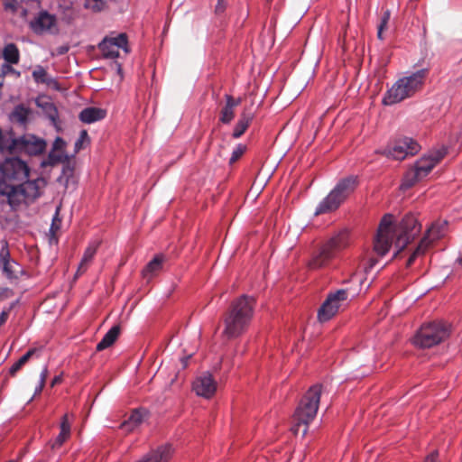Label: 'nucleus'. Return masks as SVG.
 <instances>
[{"mask_svg":"<svg viewBox=\"0 0 462 462\" xmlns=\"http://www.w3.org/2000/svg\"><path fill=\"white\" fill-rule=\"evenodd\" d=\"M420 225L412 215L403 217L399 226L393 224V217L390 214L383 216L374 239L373 250L378 256L386 254L393 240L399 250L403 249L420 231Z\"/></svg>","mask_w":462,"mask_h":462,"instance_id":"obj_1","label":"nucleus"},{"mask_svg":"<svg viewBox=\"0 0 462 462\" xmlns=\"http://www.w3.org/2000/svg\"><path fill=\"white\" fill-rule=\"evenodd\" d=\"M255 299L243 294L235 299L227 309L224 317L223 335L233 339L244 334L254 316Z\"/></svg>","mask_w":462,"mask_h":462,"instance_id":"obj_2","label":"nucleus"},{"mask_svg":"<svg viewBox=\"0 0 462 462\" xmlns=\"http://www.w3.org/2000/svg\"><path fill=\"white\" fill-rule=\"evenodd\" d=\"M321 395V385L311 386L300 399L293 415L294 425L291 430L298 434L300 430L302 435L308 432L310 423L315 419Z\"/></svg>","mask_w":462,"mask_h":462,"instance_id":"obj_3","label":"nucleus"},{"mask_svg":"<svg viewBox=\"0 0 462 462\" xmlns=\"http://www.w3.org/2000/svg\"><path fill=\"white\" fill-rule=\"evenodd\" d=\"M425 78L426 71L421 69L399 79L384 94L383 104L393 106L411 97L421 89Z\"/></svg>","mask_w":462,"mask_h":462,"instance_id":"obj_4","label":"nucleus"},{"mask_svg":"<svg viewBox=\"0 0 462 462\" xmlns=\"http://www.w3.org/2000/svg\"><path fill=\"white\" fill-rule=\"evenodd\" d=\"M447 149L440 147L439 149L430 151L420 158L412 168L407 171L402 182L401 184L402 189H407L414 186L418 181L424 179L431 170L446 156Z\"/></svg>","mask_w":462,"mask_h":462,"instance_id":"obj_5","label":"nucleus"},{"mask_svg":"<svg viewBox=\"0 0 462 462\" xmlns=\"http://www.w3.org/2000/svg\"><path fill=\"white\" fill-rule=\"evenodd\" d=\"M348 245V232L346 230L339 231L321 246L318 254L310 258L308 267L311 270H317L328 266L329 263L336 258L337 254L346 248Z\"/></svg>","mask_w":462,"mask_h":462,"instance_id":"obj_6","label":"nucleus"},{"mask_svg":"<svg viewBox=\"0 0 462 462\" xmlns=\"http://www.w3.org/2000/svg\"><path fill=\"white\" fill-rule=\"evenodd\" d=\"M46 180L43 178H37L34 180H28L19 186L5 187L1 189L3 195L6 197L8 203L15 208L22 203H30L39 198L46 187Z\"/></svg>","mask_w":462,"mask_h":462,"instance_id":"obj_7","label":"nucleus"},{"mask_svg":"<svg viewBox=\"0 0 462 462\" xmlns=\"http://www.w3.org/2000/svg\"><path fill=\"white\" fill-rule=\"evenodd\" d=\"M450 334V326L443 320L424 323L412 338V343L420 348H430L446 340Z\"/></svg>","mask_w":462,"mask_h":462,"instance_id":"obj_8","label":"nucleus"},{"mask_svg":"<svg viewBox=\"0 0 462 462\" xmlns=\"http://www.w3.org/2000/svg\"><path fill=\"white\" fill-rule=\"evenodd\" d=\"M357 178L349 176L337 182L328 195L319 204L315 214H325L336 210L356 189Z\"/></svg>","mask_w":462,"mask_h":462,"instance_id":"obj_9","label":"nucleus"},{"mask_svg":"<svg viewBox=\"0 0 462 462\" xmlns=\"http://www.w3.org/2000/svg\"><path fill=\"white\" fill-rule=\"evenodd\" d=\"M29 29L36 35H56L60 32L59 21L55 14L46 10L35 14L28 21Z\"/></svg>","mask_w":462,"mask_h":462,"instance_id":"obj_10","label":"nucleus"},{"mask_svg":"<svg viewBox=\"0 0 462 462\" xmlns=\"http://www.w3.org/2000/svg\"><path fill=\"white\" fill-rule=\"evenodd\" d=\"M447 231L448 222L446 220H439L433 223L430 227L428 228L425 236L421 239L417 248L409 257L407 265L412 264L416 258L422 255L427 251L433 241L443 237Z\"/></svg>","mask_w":462,"mask_h":462,"instance_id":"obj_11","label":"nucleus"},{"mask_svg":"<svg viewBox=\"0 0 462 462\" xmlns=\"http://www.w3.org/2000/svg\"><path fill=\"white\" fill-rule=\"evenodd\" d=\"M420 150V146L415 140L402 137L388 144L382 153L394 160H404L408 156L415 155Z\"/></svg>","mask_w":462,"mask_h":462,"instance_id":"obj_12","label":"nucleus"},{"mask_svg":"<svg viewBox=\"0 0 462 462\" xmlns=\"http://www.w3.org/2000/svg\"><path fill=\"white\" fill-rule=\"evenodd\" d=\"M46 142L33 134H24L19 139L14 137V144L8 149L9 153L24 152L30 155H37L46 149Z\"/></svg>","mask_w":462,"mask_h":462,"instance_id":"obj_13","label":"nucleus"},{"mask_svg":"<svg viewBox=\"0 0 462 462\" xmlns=\"http://www.w3.org/2000/svg\"><path fill=\"white\" fill-rule=\"evenodd\" d=\"M346 299V291L330 292L318 310L319 321L324 323L331 319L338 312L339 308Z\"/></svg>","mask_w":462,"mask_h":462,"instance_id":"obj_14","label":"nucleus"},{"mask_svg":"<svg viewBox=\"0 0 462 462\" xmlns=\"http://www.w3.org/2000/svg\"><path fill=\"white\" fill-rule=\"evenodd\" d=\"M120 49H123L125 52L129 51L126 36L124 33L106 37L99 43V50L106 58L114 59L118 57Z\"/></svg>","mask_w":462,"mask_h":462,"instance_id":"obj_15","label":"nucleus"},{"mask_svg":"<svg viewBox=\"0 0 462 462\" xmlns=\"http://www.w3.org/2000/svg\"><path fill=\"white\" fill-rule=\"evenodd\" d=\"M2 165L5 173V183L11 180H23L29 175L27 164L18 158L6 159Z\"/></svg>","mask_w":462,"mask_h":462,"instance_id":"obj_16","label":"nucleus"},{"mask_svg":"<svg viewBox=\"0 0 462 462\" xmlns=\"http://www.w3.org/2000/svg\"><path fill=\"white\" fill-rule=\"evenodd\" d=\"M194 392L204 398H211L217 391V383L210 374H204L193 382Z\"/></svg>","mask_w":462,"mask_h":462,"instance_id":"obj_17","label":"nucleus"},{"mask_svg":"<svg viewBox=\"0 0 462 462\" xmlns=\"http://www.w3.org/2000/svg\"><path fill=\"white\" fill-rule=\"evenodd\" d=\"M166 262V257L163 254L155 255L143 269L142 276L147 282H150L153 277L159 274L163 264Z\"/></svg>","mask_w":462,"mask_h":462,"instance_id":"obj_18","label":"nucleus"},{"mask_svg":"<svg viewBox=\"0 0 462 462\" xmlns=\"http://www.w3.org/2000/svg\"><path fill=\"white\" fill-rule=\"evenodd\" d=\"M66 145L67 143L62 138L57 137L55 139L52 148L48 155V164L53 165L68 159V156L65 153Z\"/></svg>","mask_w":462,"mask_h":462,"instance_id":"obj_19","label":"nucleus"},{"mask_svg":"<svg viewBox=\"0 0 462 462\" xmlns=\"http://www.w3.org/2000/svg\"><path fill=\"white\" fill-rule=\"evenodd\" d=\"M34 81L38 84H45L50 88L58 90L60 86L58 81L51 77L46 69L42 66H36L32 73Z\"/></svg>","mask_w":462,"mask_h":462,"instance_id":"obj_20","label":"nucleus"},{"mask_svg":"<svg viewBox=\"0 0 462 462\" xmlns=\"http://www.w3.org/2000/svg\"><path fill=\"white\" fill-rule=\"evenodd\" d=\"M97 247H98L97 242H92L87 247V249L84 252L83 257L78 266V270L76 273L77 276L81 275L88 270V266L90 265V263L94 258V255L96 254Z\"/></svg>","mask_w":462,"mask_h":462,"instance_id":"obj_21","label":"nucleus"},{"mask_svg":"<svg viewBox=\"0 0 462 462\" xmlns=\"http://www.w3.org/2000/svg\"><path fill=\"white\" fill-rule=\"evenodd\" d=\"M120 326H113L103 337L101 341L97 345L96 350L100 352L110 347L118 338L120 335Z\"/></svg>","mask_w":462,"mask_h":462,"instance_id":"obj_22","label":"nucleus"},{"mask_svg":"<svg viewBox=\"0 0 462 462\" xmlns=\"http://www.w3.org/2000/svg\"><path fill=\"white\" fill-rule=\"evenodd\" d=\"M106 116V111L98 107H87L79 114V119L86 124H92Z\"/></svg>","mask_w":462,"mask_h":462,"instance_id":"obj_23","label":"nucleus"},{"mask_svg":"<svg viewBox=\"0 0 462 462\" xmlns=\"http://www.w3.org/2000/svg\"><path fill=\"white\" fill-rule=\"evenodd\" d=\"M226 103L221 110L220 121L228 124L235 116V108L240 104V99H234L231 96H226Z\"/></svg>","mask_w":462,"mask_h":462,"instance_id":"obj_24","label":"nucleus"},{"mask_svg":"<svg viewBox=\"0 0 462 462\" xmlns=\"http://www.w3.org/2000/svg\"><path fill=\"white\" fill-rule=\"evenodd\" d=\"M70 428L71 426L69 420V415L65 414L61 418L60 434L57 436L56 439L52 444L53 448L61 447L63 443L69 438Z\"/></svg>","mask_w":462,"mask_h":462,"instance_id":"obj_25","label":"nucleus"},{"mask_svg":"<svg viewBox=\"0 0 462 462\" xmlns=\"http://www.w3.org/2000/svg\"><path fill=\"white\" fill-rule=\"evenodd\" d=\"M37 106L42 108L44 115L53 123L57 125L58 110L53 103L47 99L39 98L36 101Z\"/></svg>","mask_w":462,"mask_h":462,"instance_id":"obj_26","label":"nucleus"},{"mask_svg":"<svg viewBox=\"0 0 462 462\" xmlns=\"http://www.w3.org/2000/svg\"><path fill=\"white\" fill-rule=\"evenodd\" d=\"M2 56L5 60L4 64H7L10 67L11 64H17L20 60L19 50L14 43H8L5 46Z\"/></svg>","mask_w":462,"mask_h":462,"instance_id":"obj_27","label":"nucleus"},{"mask_svg":"<svg viewBox=\"0 0 462 462\" xmlns=\"http://www.w3.org/2000/svg\"><path fill=\"white\" fill-rule=\"evenodd\" d=\"M143 413L140 411L135 410L132 412L128 420H125L120 427L123 430L131 432L143 422Z\"/></svg>","mask_w":462,"mask_h":462,"instance_id":"obj_28","label":"nucleus"},{"mask_svg":"<svg viewBox=\"0 0 462 462\" xmlns=\"http://www.w3.org/2000/svg\"><path fill=\"white\" fill-rule=\"evenodd\" d=\"M42 348H31L29 349L20 359L15 362L10 368L9 374L14 376L15 374L35 355L41 352Z\"/></svg>","mask_w":462,"mask_h":462,"instance_id":"obj_29","label":"nucleus"},{"mask_svg":"<svg viewBox=\"0 0 462 462\" xmlns=\"http://www.w3.org/2000/svg\"><path fill=\"white\" fill-rule=\"evenodd\" d=\"M252 121V116L250 114L243 113L235 126L233 132L234 138H239L248 128L250 123Z\"/></svg>","mask_w":462,"mask_h":462,"instance_id":"obj_30","label":"nucleus"},{"mask_svg":"<svg viewBox=\"0 0 462 462\" xmlns=\"http://www.w3.org/2000/svg\"><path fill=\"white\" fill-rule=\"evenodd\" d=\"M31 110L23 106H18L13 111L11 117L13 121L18 122L19 124L24 125L27 123Z\"/></svg>","mask_w":462,"mask_h":462,"instance_id":"obj_31","label":"nucleus"},{"mask_svg":"<svg viewBox=\"0 0 462 462\" xmlns=\"http://www.w3.org/2000/svg\"><path fill=\"white\" fill-rule=\"evenodd\" d=\"M391 18V12L389 10H385L381 17L380 23L377 27V38L379 40H383V32L388 30V23Z\"/></svg>","mask_w":462,"mask_h":462,"instance_id":"obj_32","label":"nucleus"},{"mask_svg":"<svg viewBox=\"0 0 462 462\" xmlns=\"http://www.w3.org/2000/svg\"><path fill=\"white\" fill-rule=\"evenodd\" d=\"M3 272L7 279L13 280L17 277V273H21V267L14 262H6L4 265Z\"/></svg>","mask_w":462,"mask_h":462,"instance_id":"obj_33","label":"nucleus"},{"mask_svg":"<svg viewBox=\"0 0 462 462\" xmlns=\"http://www.w3.org/2000/svg\"><path fill=\"white\" fill-rule=\"evenodd\" d=\"M350 282L353 287H365L369 288L371 286V281H368L363 273H356L352 275L350 279Z\"/></svg>","mask_w":462,"mask_h":462,"instance_id":"obj_34","label":"nucleus"},{"mask_svg":"<svg viewBox=\"0 0 462 462\" xmlns=\"http://www.w3.org/2000/svg\"><path fill=\"white\" fill-rule=\"evenodd\" d=\"M90 143V138L86 130H82L78 140L75 142V152L86 148Z\"/></svg>","mask_w":462,"mask_h":462,"instance_id":"obj_35","label":"nucleus"},{"mask_svg":"<svg viewBox=\"0 0 462 462\" xmlns=\"http://www.w3.org/2000/svg\"><path fill=\"white\" fill-rule=\"evenodd\" d=\"M105 0H84V6L92 12L101 11L105 7Z\"/></svg>","mask_w":462,"mask_h":462,"instance_id":"obj_36","label":"nucleus"},{"mask_svg":"<svg viewBox=\"0 0 462 462\" xmlns=\"http://www.w3.org/2000/svg\"><path fill=\"white\" fill-rule=\"evenodd\" d=\"M245 145L244 144H238L233 151L231 158H230V163L236 162L245 152Z\"/></svg>","mask_w":462,"mask_h":462,"instance_id":"obj_37","label":"nucleus"},{"mask_svg":"<svg viewBox=\"0 0 462 462\" xmlns=\"http://www.w3.org/2000/svg\"><path fill=\"white\" fill-rule=\"evenodd\" d=\"M14 305H15V302H13L7 309L3 310V311L0 314V327L3 326L6 322L7 319L9 317L10 311L14 307Z\"/></svg>","mask_w":462,"mask_h":462,"instance_id":"obj_38","label":"nucleus"},{"mask_svg":"<svg viewBox=\"0 0 462 462\" xmlns=\"http://www.w3.org/2000/svg\"><path fill=\"white\" fill-rule=\"evenodd\" d=\"M3 5L6 10H10L12 12H15L18 5L16 0H4Z\"/></svg>","mask_w":462,"mask_h":462,"instance_id":"obj_39","label":"nucleus"},{"mask_svg":"<svg viewBox=\"0 0 462 462\" xmlns=\"http://www.w3.org/2000/svg\"><path fill=\"white\" fill-rule=\"evenodd\" d=\"M438 457H439V452L437 450H434L426 457L424 462H439Z\"/></svg>","mask_w":462,"mask_h":462,"instance_id":"obj_40","label":"nucleus"},{"mask_svg":"<svg viewBox=\"0 0 462 462\" xmlns=\"http://www.w3.org/2000/svg\"><path fill=\"white\" fill-rule=\"evenodd\" d=\"M40 377H41L40 383H43V384H45L46 379L48 377V369H47V367L43 368V370L41 373Z\"/></svg>","mask_w":462,"mask_h":462,"instance_id":"obj_41","label":"nucleus"},{"mask_svg":"<svg viewBox=\"0 0 462 462\" xmlns=\"http://www.w3.org/2000/svg\"><path fill=\"white\" fill-rule=\"evenodd\" d=\"M191 357V355H189L187 356H184L180 359V362H181V365H182V368H186L188 366V364H189V360L190 359Z\"/></svg>","mask_w":462,"mask_h":462,"instance_id":"obj_42","label":"nucleus"},{"mask_svg":"<svg viewBox=\"0 0 462 462\" xmlns=\"http://www.w3.org/2000/svg\"><path fill=\"white\" fill-rule=\"evenodd\" d=\"M61 382V377L60 376H55L52 381H51V386L53 387L55 386L56 384L60 383Z\"/></svg>","mask_w":462,"mask_h":462,"instance_id":"obj_43","label":"nucleus"},{"mask_svg":"<svg viewBox=\"0 0 462 462\" xmlns=\"http://www.w3.org/2000/svg\"><path fill=\"white\" fill-rule=\"evenodd\" d=\"M69 51V48L67 46H61L58 49V54H64Z\"/></svg>","mask_w":462,"mask_h":462,"instance_id":"obj_44","label":"nucleus"},{"mask_svg":"<svg viewBox=\"0 0 462 462\" xmlns=\"http://www.w3.org/2000/svg\"><path fill=\"white\" fill-rule=\"evenodd\" d=\"M44 385L45 384H43V383H40L39 386L35 389L34 395L39 394L42 391Z\"/></svg>","mask_w":462,"mask_h":462,"instance_id":"obj_45","label":"nucleus"},{"mask_svg":"<svg viewBox=\"0 0 462 462\" xmlns=\"http://www.w3.org/2000/svg\"><path fill=\"white\" fill-rule=\"evenodd\" d=\"M116 68H117V71H118V73H119V74H121V72H122L121 65L117 63V64H116Z\"/></svg>","mask_w":462,"mask_h":462,"instance_id":"obj_46","label":"nucleus"},{"mask_svg":"<svg viewBox=\"0 0 462 462\" xmlns=\"http://www.w3.org/2000/svg\"><path fill=\"white\" fill-rule=\"evenodd\" d=\"M26 14H27L26 10L23 9V10H22V15H23V16H25V15H26Z\"/></svg>","mask_w":462,"mask_h":462,"instance_id":"obj_47","label":"nucleus"},{"mask_svg":"<svg viewBox=\"0 0 462 462\" xmlns=\"http://www.w3.org/2000/svg\"><path fill=\"white\" fill-rule=\"evenodd\" d=\"M51 230L54 232V223L52 224Z\"/></svg>","mask_w":462,"mask_h":462,"instance_id":"obj_48","label":"nucleus"}]
</instances>
